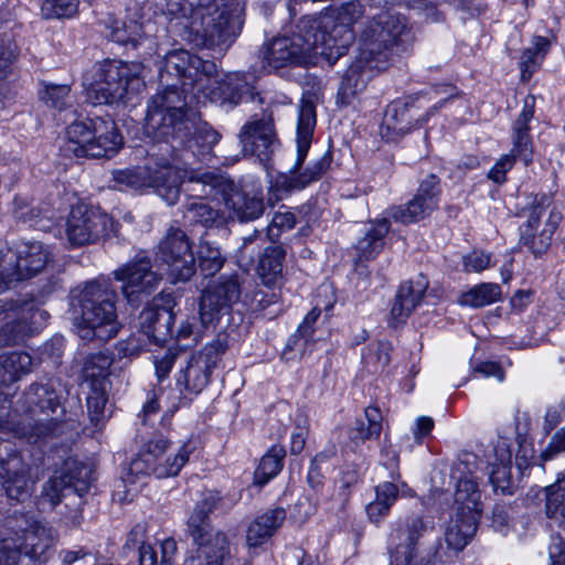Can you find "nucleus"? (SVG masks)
Instances as JSON below:
<instances>
[{
  "label": "nucleus",
  "mask_w": 565,
  "mask_h": 565,
  "mask_svg": "<svg viewBox=\"0 0 565 565\" xmlns=\"http://www.w3.org/2000/svg\"><path fill=\"white\" fill-rule=\"evenodd\" d=\"M317 124L316 105L310 99H301L298 109L296 142L297 159L289 173L278 174L270 186L276 199L292 191H299L310 183L318 181L329 170L332 162V154L328 151L311 162L302 172H299L311 146L312 136Z\"/></svg>",
  "instance_id": "obj_1"
},
{
  "label": "nucleus",
  "mask_w": 565,
  "mask_h": 565,
  "mask_svg": "<svg viewBox=\"0 0 565 565\" xmlns=\"http://www.w3.org/2000/svg\"><path fill=\"white\" fill-rule=\"evenodd\" d=\"M116 292L105 282L90 281L73 292L72 306L78 311V335L84 340L108 341L118 330Z\"/></svg>",
  "instance_id": "obj_2"
},
{
  "label": "nucleus",
  "mask_w": 565,
  "mask_h": 565,
  "mask_svg": "<svg viewBox=\"0 0 565 565\" xmlns=\"http://www.w3.org/2000/svg\"><path fill=\"white\" fill-rule=\"evenodd\" d=\"M140 62L105 60L85 77L87 97L96 105L127 103L145 87Z\"/></svg>",
  "instance_id": "obj_3"
},
{
  "label": "nucleus",
  "mask_w": 565,
  "mask_h": 565,
  "mask_svg": "<svg viewBox=\"0 0 565 565\" xmlns=\"http://www.w3.org/2000/svg\"><path fill=\"white\" fill-rule=\"evenodd\" d=\"M258 55L265 65L278 70L291 64L315 65L319 56L327 58V51L317 33V24L303 18L296 33L273 39L262 46Z\"/></svg>",
  "instance_id": "obj_4"
},
{
  "label": "nucleus",
  "mask_w": 565,
  "mask_h": 565,
  "mask_svg": "<svg viewBox=\"0 0 565 565\" xmlns=\"http://www.w3.org/2000/svg\"><path fill=\"white\" fill-rule=\"evenodd\" d=\"M122 145L115 121L110 117H95L67 127L64 151L76 158H111Z\"/></svg>",
  "instance_id": "obj_5"
},
{
  "label": "nucleus",
  "mask_w": 565,
  "mask_h": 565,
  "mask_svg": "<svg viewBox=\"0 0 565 565\" xmlns=\"http://www.w3.org/2000/svg\"><path fill=\"white\" fill-rule=\"evenodd\" d=\"M178 88L168 86L158 92L148 103L145 131L154 140L181 143L191 132V124L185 116V95Z\"/></svg>",
  "instance_id": "obj_6"
},
{
  "label": "nucleus",
  "mask_w": 565,
  "mask_h": 565,
  "mask_svg": "<svg viewBox=\"0 0 565 565\" xmlns=\"http://www.w3.org/2000/svg\"><path fill=\"white\" fill-rule=\"evenodd\" d=\"M196 443L188 439L175 449L164 436L148 439L128 466V475L136 478L153 475L159 479L178 476L195 451Z\"/></svg>",
  "instance_id": "obj_7"
},
{
  "label": "nucleus",
  "mask_w": 565,
  "mask_h": 565,
  "mask_svg": "<svg viewBox=\"0 0 565 565\" xmlns=\"http://www.w3.org/2000/svg\"><path fill=\"white\" fill-rule=\"evenodd\" d=\"M228 347L230 335L222 331L190 356L175 376V384L184 397L199 395L210 384L212 374L218 367Z\"/></svg>",
  "instance_id": "obj_8"
},
{
  "label": "nucleus",
  "mask_w": 565,
  "mask_h": 565,
  "mask_svg": "<svg viewBox=\"0 0 565 565\" xmlns=\"http://www.w3.org/2000/svg\"><path fill=\"white\" fill-rule=\"evenodd\" d=\"M43 298L0 299V347L15 345L42 328L47 318L40 309Z\"/></svg>",
  "instance_id": "obj_9"
},
{
  "label": "nucleus",
  "mask_w": 565,
  "mask_h": 565,
  "mask_svg": "<svg viewBox=\"0 0 565 565\" xmlns=\"http://www.w3.org/2000/svg\"><path fill=\"white\" fill-rule=\"evenodd\" d=\"M51 258L50 248L40 242H22L15 248L0 243V294L40 274Z\"/></svg>",
  "instance_id": "obj_10"
},
{
  "label": "nucleus",
  "mask_w": 565,
  "mask_h": 565,
  "mask_svg": "<svg viewBox=\"0 0 565 565\" xmlns=\"http://www.w3.org/2000/svg\"><path fill=\"white\" fill-rule=\"evenodd\" d=\"M363 10L359 1H350L339 9L331 10L319 18H309L317 24V33L327 51V61L335 63L354 39L352 25L362 17Z\"/></svg>",
  "instance_id": "obj_11"
},
{
  "label": "nucleus",
  "mask_w": 565,
  "mask_h": 565,
  "mask_svg": "<svg viewBox=\"0 0 565 565\" xmlns=\"http://www.w3.org/2000/svg\"><path fill=\"white\" fill-rule=\"evenodd\" d=\"M28 412L34 419L30 431L23 435L30 441H38L64 433L67 424L60 419L63 414L60 397L51 384H32L24 394Z\"/></svg>",
  "instance_id": "obj_12"
},
{
  "label": "nucleus",
  "mask_w": 565,
  "mask_h": 565,
  "mask_svg": "<svg viewBox=\"0 0 565 565\" xmlns=\"http://www.w3.org/2000/svg\"><path fill=\"white\" fill-rule=\"evenodd\" d=\"M411 41L412 29L405 17L385 11L374 18L362 32L360 49L374 57L383 55L388 65L393 49Z\"/></svg>",
  "instance_id": "obj_13"
},
{
  "label": "nucleus",
  "mask_w": 565,
  "mask_h": 565,
  "mask_svg": "<svg viewBox=\"0 0 565 565\" xmlns=\"http://www.w3.org/2000/svg\"><path fill=\"white\" fill-rule=\"evenodd\" d=\"M435 92L436 94L447 93L448 97L441 99L426 111H423L424 105L422 102L424 97L418 95L408 96L404 100H396L390 104L383 118L382 132L390 138L404 136L427 122L430 114L457 95L456 87L449 85L439 86Z\"/></svg>",
  "instance_id": "obj_14"
},
{
  "label": "nucleus",
  "mask_w": 565,
  "mask_h": 565,
  "mask_svg": "<svg viewBox=\"0 0 565 565\" xmlns=\"http://www.w3.org/2000/svg\"><path fill=\"white\" fill-rule=\"evenodd\" d=\"M552 203L553 196L551 194H537L533 201V206L526 222L520 226L521 244L526 246L535 256H540L547 250L552 237L562 221V214L555 207H552L544 227L537 233L541 218L546 210L551 207Z\"/></svg>",
  "instance_id": "obj_15"
},
{
  "label": "nucleus",
  "mask_w": 565,
  "mask_h": 565,
  "mask_svg": "<svg viewBox=\"0 0 565 565\" xmlns=\"http://www.w3.org/2000/svg\"><path fill=\"white\" fill-rule=\"evenodd\" d=\"M116 232L114 220L98 209L78 204L66 221V236L73 246L93 244Z\"/></svg>",
  "instance_id": "obj_16"
},
{
  "label": "nucleus",
  "mask_w": 565,
  "mask_h": 565,
  "mask_svg": "<svg viewBox=\"0 0 565 565\" xmlns=\"http://www.w3.org/2000/svg\"><path fill=\"white\" fill-rule=\"evenodd\" d=\"M163 68L180 79L182 92L191 97L199 85L216 73L213 61L203 60L182 49L170 51L163 56Z\"/></svg>",
  "instance_id": "obj_17"
},
{
  "label": "nucleus",
  "mask_w": 565,
  "mask_h": 565,
  "mask_svg": "<svg viewBox=\"0 0 565 565\" xmlns=\"http://www.w3.org/2000/svg\"><path fill=\"white\" fill-rule=\"evenodd\" d=\"M93 481L90 466L76 459H67L62 468L53 475L43 486L42 494L52 507L57 505L66 491L83 497L88 492Z\"/></svg>",
  "instance_id": "obj_18"
},
{
  "label": "nucleus",
  "mask_w": 565,
  "mask_h": 565,
  "mask_svg": "<svg viewBox=\"0 0 565 565\" xmlns=\"http://www.w3.org/2000/svg\"><path fill=\"white\" fill-rule=\"evenodd\" d=\"M114 276L122 284V295L131 305L139 302L141 296L150 295L161 280L160 275L152 269L150 258L146 255H137L115 270Z\"/></svg>",
  "instance_id": "obj_19"
},
{
  "label": "nucleus",
  "mask_w": 565,
  "mask_h": 565,
  "mask_svg": "<svg viewBox=\"0 0 565 565\" xmlns=\"http://www.w3.org/2000/svg\"><path fill=\"white\" fill-rule=\"evenodd\" d=\"M161 260L168 266L173 281H188L195 273V258L186 234L170 228L159 244Z\"/></svg>",
  "instance_id": "obj_20"
},
{
  "label": "nucleus",
  "mask_w": 565,
  "mask_h": 565,
  "mask_svg": "<svg viewBox=\"0 0 565 565\" xmlns=\"http://www.w3.org/2000/svg\"><path fill=\"white\" fill-rule=\"evenodd\" d=\"M427 527L422 518L411 522H397L388 535L390 565H426L418 554V542Z\"/></svg>",
  "instance_id": "obj_21"
},
{
  "label": "nucleus",
  "mask_w": 565,
  "mask_h": 565,
  "mask_svg": "<svg viewBox=\"0 0 565 565\" xmlns=\"http://www.w3.org/2000/svg\"><path fill=\"white\" fill-rule=\"evenodd\" d=\"M238 140L245 156L267 163L279 147L270 115L254 116L239 130Z\"/></svg>",
  "instance_id": "obj_22"
},
{
  "label": "nucleus",
  "mask_w": 565,
  "mask_h": 565,
  "mask_svg": "<svg viewBox=\"0 0 565 565\" xmlns=\"http://www.w3.org/2000/svg\"><path fill=\"white\" fill-rule=\"evenodd\" d=\"M241 298V286L236 276L222 277L209 286L200 300V319L204 326L215 323L227 315Z\"/></svg>",
  "instance_id": "obj_23"
},
{
  "label": "nucleus",
  "mask_w": 565,
  "mask_h": 565,
  "mask_svg": "<svg viewBox=\"0 0 565 565\" xmlns=\"http://www.w3.org/2000/svg\"><path fill=\"white\" fill-rule=\"evenodd\" d=\"M387 66L383 55L374 57L364 54V51L360 49L359 55L342 77L337 94V104L341 106L350 105L365 89L367 82L375 73L385 70Z\"/></svg>",
  "instance_id": "obj_24"
},
{
  "label": "nucleus",
  "mask_w": 565,
  "mask_h": 565,
  "mask_svg": "<svg viewBox=\"0 0 565 565\" xmlns=\"http://www.w3.org/2000/svg\"><path fill=\"white\" fill-rule=\"evenodd\" d=\"M249 86L243 74L238 72L226 73L222 76L218 71L209 79L198 86L192 98L198 104L216 103L220 105H237L242 95L248 92Z\"/></svg>",
  "instance_id": "obj_25"
},
{
  "label": "nucleus",
  "mask_w": 565,
  "mask_h": 565,
  "mask_svg": "<svg viewBox=\"0 0 565 565\" xmlns=\"http://www.w3.org/2000/svg\"><path fill=\"white\" fill-rule=\"evenodd\" d=\"M440 188L438 179L429 175L422 181L415 196L405 205L392 206L386 211V218L404 225L417 223L428 217L438 207Z\"/></svg>",
  "instance_id": "obj_26"
},
{
  "label": "nucleus",
  "mask_w": 565,
  "mask_h": 565,
  "mask_svg": "<svg viewBox=\"0 0 565 565\" xmlns=\"http://www.w3.org/2000/svg\"><path fill=\"white\" fill-rule=\"evenodd\" d=\"M196 548L184 559L183 565H223L230 555V542L222 531L188 530Z\"/></svg>",
  "instance_id": "obj_27"
},
{
  "label": "nucleus",
  "mask_w": 565,
  "mask_h": 565,
  "mask_svg": "<svg viewBox=\"0 0 565 565\" xmlns=\"http://www.w3.org/2000/svg\"><path fill=\"white\" fill-rule=\"evenodd\" d=\"M0 480L7 497L18 502L30 498L35 484L31 466L20 454H11L0 460Z\"/></svg>",
  "instance_id": "obj_28"
},
{
  "label": "nucleus",
  "mask_w": 565,
  "mask_h": 565,
  "mask_svg": "<svg viewBox=\"0 0 565 565\" xmlns=\"http://www.w3.org/2000/svg\"><path fill=\"white\" fill-rule=\"evenodd\" d=\"M203 38L205 45L230 46L241 31L238 17L227 10H216L203 19Z\"/></svg>",
  "instance_id": "obj_29"
},
{
  "label": "nucleus",
  "mask_w": 565,
  "mask_h": 565,
  "mask_svg": "<svg viewBox=\"0 0 565 565\" xmlns=\"http://www.w3.org/2000/svg\"><path fill=\"white\" fill-rule=\"evenodd\" d=\"M185 171L168 162L151 164L148 188H152L168 205H174L180 196Z\"/></svg>",
  "instance_id": "obj_30"
},
{
  "label": "nucleus",
  "mask_w": 565,
  "mask_h": 565,
  "mask_svg": "<svg viewBox=\"0 0 565 565\" xmlns=\"http://www.w3.org/2000/svg\"><path fill=\"white\" fill-rule=\"evenodd\" d=\"M427 287L428 280L422 275L399 286L391 309V317L395 324L406 321L415 308L422 302Z\"/></svg>",
  "instance_id": "obj_31"
},
{
  "label": "nucleus",
  "mask_w": 565,
  "mask_h": 565,
  "mask_svg": "<svg viewBox=\"0 0 565 565\" xmlns=\"http://www.w3.org/2000/svg\"><path fill=\"white\" fill-rule=\"evenodd\" d=\"M534 116V98L529 96L524 99V106L512 126L511 153L529 166L533 161V142L530 135V121Z\"/></svg>",
  "instance_id": "obj_32"
},
{
  "label": "nucleus",
  "mask_w": 565,
  "mask_h": 565,
  "mask_svg": "<svg viewBox=\"0 0 565 565\" xmlns=\"http://www.w3.org/2000/svg\"><path fill=\"white\" fill-rule=\"evenodd\" d=\"M286 512L282 508L268 510L257 516L247 527L246 542L249 547H257L265 543L282 524Z\"/></svg>",
  "instance_id": "obj_33"
},
{
  "label": "nucleus",
  "mask_w": 565,
  "mask_h": 565,
  "mask_svg": "<svg viewBox=\"0 0 565 565\" xmlns=\"http://www.w3.org/2000/svg\"><path fill=\"white\" fill-rule=\"evenodd\" d=\"M20 539L21 548L31 558L32 563L43 556L53 544L51 527L35 522L22 532V535H15Z\"/></svg>",
  "instance_id": "obj_34"
},
{
  "label": "nucleus",
  "mask_w": 565,
  "mask_h": 565,
  "mask_svg": "<svg viewBox=\"0 0 565 565\" xmlns=\"http://www.w3.org/2000/svg\"><path fill=\"white\" fill-rule=\"evenodd\" d=\"M479 516L457 511L456 518L451 519L445 533L449 547L462 551L477 532Z\"/></svg>",
  "instance_id": "obj_35"
},
{
  "label": "nucleus",
  "mask_w": 565,
  "mask_h": 565,
  "mask_svg": "<svg viewBox=\"0 0 565 565\" xmlns=\"http://www.w3.org/2000/svg\"><path fill=\"white\" fill-rule=\"evenodd\" d=\"M226 209L231 212V217L241 222L258 218L265 210L264 202L257 196H248L239 191H231L224 196Z\"/></svg>",
  "instance_id": "obj_36"
},
{
  "label": "nucleus",
  "mask_w": 565,
  "mask_h": 565,
  "mask_svg": "<svg viewBox=\"0 0 565 565\" xmlns=\"http://www.w3.org/2000/svg\"><path fill=\"white\" fill-rule=\"evenodd\" d=\"M455 502L458 504V511L480 516L482 512L481 493L473 475H466L458 480Z\"/></svg>",
  "instance_id": "obj_37"
},
{
  "label": "nucleus",
  "mask_w": 565,
  "mask_h": 565,
  "mask_svg": "<svg viewBox=\"0 0 565 565\" xmlns=\"http://www.w3.org/2000/svg\"><path fill=\"white\" fill-rule=\"evenodd\" d=\"M32 358L25 352L0 354V384L10 385L31 371Z\"/></svg>",
  "instance_id": "obj_38"
},
{
  "label": "nucleus",
  "mask_w": 565,
  "mask_h": 565,
  "mask_svg": "<svg viewBox=\"0 0 565 565\" xmlns=\"http://www.w3.org/2000/svg\"><path fill=\"white\" fill-rule=\"evenodd\" d=\"M388 231L390 221L386 217L372 223L371 228L356 244L360 260H370L382 250Z\"/></svg>",
  "instance_id": "obj_39"
},
{
  "label": "nucleus",
  "mask_w": 565,
  "mask_h": 565,
  "mask_svg": "<svg viewBox=\"0 0 565 565\" xmlns=\"http://www.w3.org/2000/svg\"><path fill=\"white\" fill-rule=\"evenodd\" d=\"M223 499L218 491L203 492L188 519V530L212 529L209 515L222 507Z\"/></svg>",
  "instance_id": "obj_40"
},
{
  "label": "nucleus",
  "mask_w": 565,
  "mask_h": 565,
  "mask_svg": "<svg viewBox=\"0 0 565 565\" xmlns=\"http://www.w3.org/2000/svg\"><path fill=\"white\" fill-rule=\"evenodd\" d=\"M286 252L281 246L267 247L259 259L258 274L263 284L276 286L282 278V262Z\"/></svg>",
  "instance_id": "obj_41"
},
{
  "label": "nucleus",
  "mask_w": 565,
  "mask_h": 565,
  "mask_svg": "<svg viewBox=\"0 0 565 565\" xmlns=\"http://www.w3.org/2000/svg\"><path fill=\"white\" fill-rule=\"evenodd\" d=\"M148 25H142L137 21L119 22L113 21L109 25L110 32L109 38L121 45L130 44L134 49L149 41L152 42L146 35V29Z\"/></svg>",
  "instance_id": "obj_42"
},
{
  "label": "nucleus",
  "mask_w": 565,
  "mask_h": 565,
  "mask_svg": "<svg viewBox=\"0 0 565 565\" xmlns=\"http://www.w3.org/2000/svg\"><path fill=\"white\" fill-rule=\"evenodd\" d=\"M113 364V359L109 354L98 352L90 354L84 363L83 375L88 386H109L108 375L109 369Z\"/></svg>",
  "instance_id": "obj_43"
},
{
  "label": "nucleus",
  "mask_w": 565,
  "mask_h": 565,
  "mask_svg": "<svg viewBox=\"0 0 565 565\" xmlns=\"http://www.w3.org/2000/svg\"><path fill=\"white\" fill-rule=\"evenodd\" d=\"M501 297V287L493 282H483L475 286L460 296L462 306L480 308L498 301Z\"/></svg>",
  "instance_id": "obj_44"
},
{
  "label": "nucleus",
  "mask_w": 565,
  "mask_h": 565,
  "mask_svg": "<svg viewBox=\"0 0 565 565\" xmlns=\"http://www.w3.org/2000/svg\"><path fill=\"white\" fill-rule=\"evenodd\" d=\"M184 217L191 223H199L205 227L225 223L224 215L203 201L186 204Z\"/></svg>",
  "instance_id": "obj_45"
},
{
  "label": "nucleus",
  "mask_w": 565,
  "mask_h": 565,
  "mask_svg": "<svg viewBox=\"0 0 565 565\" xmlns=\"http://www.w3.org/2000/svg\"><path fill=\"white\" fill-rule=\"evenodd\" d=\"M284 457L285 450L281 447H273L264 455L254 473L255 483L264 486L277 476L282 468Z\"/></svg>",
  "instance_id": "obj_46"
},
{
  "label": "nucleus",
  "mask_w": 565,
  "mask_h": 565,
  "mask_svg": "<svg viewBox=\"0 0 565 565\" xmlns=\"http://www.w3.org/2000/svg\"><path fill=\"white\" fill-rule=\"evenodd\" d=\"M151 164L115 170L113 179L119 190L148 188Z\"/></svg>",
  "instance_id": "obj_47"
},
{
  "label": "nucleus",
  "mask_w": 565,
  "mask_h": 565,
  "mask_svg": "<svg viewBox=\"0 0 565 565\" xmlns=\"http://www.w3.org/2000/svg\"><path fill=\"white\" fill-rule=\"evenodd\" d=\"M40 98L47 107L58 111L71 108L75 102L67 84H45L40 92Z\"/></svg>",
  "instance_id": "obj_48"
},
{
  "label": "nucleus",
  "mask_w": 565,
  "mask_h": 565,
  "mask_svg": "<svg viewBox=\"0 0 565 565\" xmlns=\"http://www.w3.org/2000/svg\"><path fill=\"white\" fill-rule=\"evenodd\" d=\"M87 394V412L90 422L97 427L102 425L106 418V406L108 402L109 386H88Z\"/></svg>",
  "instance_id": "obj_49"
},
{
  "label": "nucleus",
  "mask_w": 565,
  "mask_h": 565,
  "mask_svg": "<svg viewBox=\"0 0 565 565\" xmlns=\"http://www.w3.org/2000/svg\"><path fill=\"white\" fill-rule=\"evenodd\" d=\"M494 451L498 457L499 463L495 465V468L490 473V482L492 483L495 490L501 489L502 491H504L509 487V466L511 463L512 454L508 449L504 441L498 443V445L494 448Z\"/></svg>",
  "instance_id": "obj_50"
},
{
  "label": "nucleus",
  "mask_w": 565,
  "mask_h": 565,
  "mask_svg": "<svg viewBox=\"0 0 565 565\" xmlns=\"http://www.w3.org/2000/svg\"><path fill=\"white\" fill-rule=\"evenodd\" d=\"M224 262L225 258L217 246L210 242H201L199 248V268L204 276H214L222 269Z\"/></svg>",
  "instance_id": "obj_51"
},
{
  "label": "nucleus",
  "mask_w": 565,
  "mask_h": 565,
  "mask_svg": "<svg viewBox=\"0 0 565 565\" xmlns=\"http://www.w3.org/2000/svg\"><path fill=\"white\" fill-rule=\"evenodd\" d=\"M548 46L550 42L547 39L543 36H536L534 39L533 45L522 52L520 67L523 78L531 76L534 67L537 66L544 58Z\"/></svg>",
  "instance_id": "obj_52"
},
{
  "label": "nucleus",
  "mask_w": 565,
  "mask_h": 565,
  "mask_svg": "<svg viewBox=\"0 0 565 565\" xmlns=\"http://www.w3.org/2000/svg\"><path fill=\"white\" fill-rule=\"evenodd\" d=\"M0 565H34L21 548L20 539L13 536L0 541Z\"/></svg>",
  "instance_id": "obj_53"
},
{
  "label": "nucleus",
  "mask_w": 565,
  "mask_h": 565,
  "mask_svg": "<svg viewBox=\"0 0 565 565\" xmlns=\"http://www.w3.org/2000/svg\"><path fill=\"white\" fill-rule=\"evenodd\" d=\"M366 424L361 420L356 426L355 439L362 441L377 438L382 431V414L376 406H369L365 408Z\"/></svg>",
  "instance_id": "obj_54"
},
{
  "label": "nucleus",
  "mask_w": 565,
  "mask_h": 565,
  "mask_svg": "<svg viewBox=\"0 0 565 565\" xmlns=\"http://www.w3.org/2000/svg\"><path fill=\"white\" fill-rule=\"evenodd\" d=\"M79 0H43L41 13L45 19L72 18L77 13Z\"/></svg>",
  "instance_id": "obj_55"
},
{
  "label": "nucleus",
  "mask_w": 565,
  "mask_h": 565,
  "mask_svg": "<svg viewBox=\"0 0 565 565\" xmlns=\"http://www.w3.org/2000/svg\"><path fill=\"white\" fill-rule=\"evenodd\" d=\"M392 345L387 341H379L367 348L364 360L373 372L385 369L391 362Z\"/></svg>",
  "instance_id": "obj_56"
},
{
  "label": "nucleus",
  "mask_w": 565,
  "mask_h": 565,
  "mask_svg": "<svg viewBox=\"0 0 565 565\" xmlns=\"http://www.w3.org/2000/svg\"><path fill=\"white\" fill-rule=\"evenodd\" d=\"M296 225V216L290 211L277 212L267 226L269 241L276 242L284 232L290 231Z\"/></svg>",
  "instance_id": "obj_57"
},
{
  "label": "nucleus",
  "mask_w": 565,
  "mask_h": 565,
  "mask_svg": "<svg viewBox=\"0 0 565 565\" xmlns=\"http://www.w3.org/2000/svg\"><path fill=\"white\" fill-rule=\"evenodd\" d=\"M193 183L202 184V195L211 196L217 191L225 192V179L214 172L195 173L190 177Z\"/></svg>",
  "instance_id": "obj_58"
},
{
  "label": "nucleus",
  "mask_w": 565,
  "mask_h": 565,
  "mask_svg": "<svg viewBox=\"0 0 565 565\" xmlns=\"http://www.w3.org/2000/svg\"><path fill=\"white\" fill-rule=\"evenodd\" d=\"M321 315V309L316 306L311 311H309L303 318L302 322L299 324L295 334H292L287 343V348L290 350L294 349L299 338L309 339L315 333V323Z\"/></svg>",
  "instance_id": "obj_59"
},
{
  "label": "nucleus",
  "mask_w": 565,
  "mask_h": 565,
  "mask_svg": "<svg viewBox=\"0 0 565 565\" xmlns=\"http://www.w3.org/2000/svg\"><path fill=\"white\" fill-rule=\"evenodd\" d=\"M518 159L519 158L511 152L501 156L489 170L488 178L498 184L504 183L507 181V173L513 168Z\"/></svg>",
  "instance_id": "obj_60"
},
{
  "label": "nucleus",
  "mask_w": 565,
  "mask_h": 565,
  "mask_svg": "<svg viewBox=\"0 0 565 565\" xmlns=\"http://www.w3.org/2000/svg\"><path fill=\"white\" fill-rule=\"evenodd\" d=\"M174 316L171 309L166 307L159 311V320L153 327V333L150 334L149 339L154 342L164 341L168 335L171 334Z\"/></svg>",
  "instance_id": "obj_61"
},
{
  "label": "nucleus",
  "mask_w": 565,
  "mask_h": 565,
  "mask_svg": "<svg viewBox=\"0 0 565 565\" xmlns=\"http://www.w3.org/2000/svg\"><path fill=\"white\" fill-rule=\"evenodd\" d=\"M490 254L475 249L463 257V267L468 273H480L490 266Z\"/></svg>",
  "instance_id": "obj_62"
},
{
  "label": "nucleus",
  "mask_w": 565,
  "mask_h": 565,
  "mask_svg": "<svg viewBox=\"0 0 565 565\" xmlns=\"http://www.w3.org/2000/svg\"><path fill=\"white\" fill-rule=\"evenodd\" d=\"M562 452H565V426L551 437L546 448L541 454V459L542 461H548Z\"/></svg>",
  "instance_id": "obj_63"
},
{
  "label": "nucleus",
  "mask_w": 565,
  "mask_h": 565,
  "mask_svg": "<svg viewBox=\"0 0 565 565\" xmlns=\"http://www.w3.org/2000/svg\"><path fill=\"white\" fill-rule=\"evenodd\" d=\"M60 556L64 565H86L92 558V553L85 547H76L75 550H63Z\"/></svg>",
  "instance_id": "obj_64"
}]
</instances>
